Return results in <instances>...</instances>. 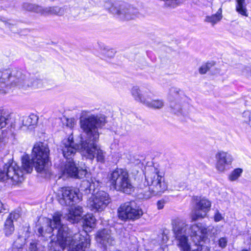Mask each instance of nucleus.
<instances>
[{"label":"nucleus","mask_w":251,"mask_h":251,"mask_svg":"<svg viewBox=\"0 0 251 251\" xmlns=\"http://www.w3.org/2000/svg\"><path fill=\"white\" fill-rule=\"evenodd\" d=\"M9 118V114L6 109L0 107V129L5 127Z\"/></svg>","instance_id":"nucleus-24"},{"label":"nucleus","mask_w":251,"mask_h":251,"mask_svg":"<svg viewBox=\"0 0 251 251\" xmlns=\"http://www.w3.org/2000/svg\"><path fill=\"white\" fill-rule=\"evenodd\" d=\"M109 181L115 189L127 194L134 191V187L126 170L116 169L109 175Z\"/></svg>","instance_id":"nucleus-7"},{"label":"nucleus","mask_w":251,"mask_h":251,"mask_svg":"<svg viewBox=\"0 0 251 251\" xmlns=\"http://www.w3.org/2000/svg\"><path fill=\"white\" fill-rule=\"evenodd\" d=\"M249 251V250H242V251Z\"/></svg>","instance_id":"nucleus-49"},{"label":"nucleus","mask_w":251,"mask_h":251,"mask_svg":"<svg viewBox=\"0 0 251 251\" xmlns=\"http://www.w3.org/2000/svg\"><path fill=\"white\" fill-rule=\"evenodd\" d=\"M26 239L25 237L19 236L13 244L12 251H23V248L25 244Z\"/></svg>","instance_id":"nucleus-26"},{"label":"nucleus","mask_w":251,"mask_h":251,"mask_svg":"<svg viewBox=\"0 0 251 251\" xmlns=\"http://www.w3.org/2000/svg\"><path fill=\"white\" fill-rule=\"evenodd\" d=\"M223 217L219 211H217L214 216V220L216 222H219L222 219Z\"/></svg>","instance_id":"nucleus-42"},{"label":"nucleus","mask_w":251,"mask_h":251,"mask_svg":"<svg viewBox=\"0 0 251 251\" xmlns=\"http://www.w3.org/2000/svg\"><path fill=\"white\" fill-rule=\"evenodd\" d=\"M43 86L42 81L40 79L29 78V85L28 87H33L34 88H41Z\"/></svg>","instance_id":"nucleus-34"},{"label":"nucleus","mask_w":251,"mask_h":251,"mask_svg":"<svg viewBox=\"0 0 251 251\" xmlns=\"http://www.w3.org/2000/svg\"><path fill=\"white\" fill-rule=\"evenodd\" d=\"M20 217L19 214L16 212L10 213L4 224V231L6 236H9L14 231L13 222L17 220Z\"/></svg>","instance_id":"nucleus-19"},{"label":"nucleus","mask_w":251,"mask_h":251,"mask_svg":"<svg viewBox=\"0 0 251 251\" xmlns=\"http://www.w3.org/2000/svg\"><path fill=\"white\" fill-rule=\"evenodd\" d=\"M145 181L140 194L143 198L148 199L152 195H159L163 193L167 189V185L165 182L164 178L159 171L155 168H151L145 173Z\"/></svg>","instance_id":"nucleus-3"},{"label":"nucleus","mask_w":251,"mask_h":251,"mask_svg":"<svg viewBox=\"0 0 251 251\" xmlns=\"http://www.w3.org/2000/svg\"><path fill=\"white\" fill-rule=\"evenodd\" d=\"M117 15L122 20H129L137 17L138 12L137 9L130 6L122 3L119 8Z\"/></svg>","instance_id":"nucleus-16"},{"label":"nucleus","mask_w":251,"mask_h":251,"mask_svg":"<svg viewBox=\"0 0 251 251\" xmlns=\"http://www.w3.org/2000/svg\"><path fill=\"white\" fill-rule=\"evenodd\" d=\"M11 85L23 89H27L29 85V77L16 69L13 70Z\"/></svg>","instance_id":"nucleus-15"},{"label":"nucleus","mask_w":251,"mask_h":251,"mask_svg":"<svg viewBox=\"0 0 251 251\" xmlns=\"http://www.w3.org/2000/svg\"><path fill=\"white\" fill-rule=\"evenodd\" d=\"M121 4L115 3L113 4L111 1L108 0L105 2L104 7L106 9H108L111 13L116 15L117 12H119V8Z\"/></svg>","instance_id":"nucleus-30"},{"label":"nucleus","mask_w":251,"mask_h":251,"mask_svg":"<svg viewBox=\"0 0 251 251\" xmlns=\"http://www.w3.org/2000/svg\"><path fill=\"white\" fill-rule=\"evenodd\" d=\"M65 228L64 226V249L69 246V251H85L90 246L89 241L78 233L74 235L70 233L65 234Z\"/></svg>","instance_id":"nucleus-9"},{"label":"nucleus","mask_w":251,"mask_h":251,"mask_svg":"<svg viewBox=\"0 0 251 251\" xmlns=\"http://www.w3.org/2000/svg\"><path fill=\"white\" fill-rule=\"evenodd\" d=\"M158 238H161L160 242L162 244L166 243L168 240V237L164 231L162 232L161 234L159 235Z\"/></svg>","instance_id":"nucleus-41"},{"label":"nucleus","mask_w":251,"mask_h":251,"mask_svg":"<svg viewBox=\"0 0 251 251\" xmlns=\"http://www.w3.org/2000/svg\"><path fill=\"white\" fill-rule=\"evenodd\" d=\"M242 74L247 76H251V67H245L242 72Z\"/></svg>","instance_id":"nucleus-40"},{"label":"nucleus","mask_w":251,"mask_h":251,"mask_svg":"<svg viewBox=\"0 0 251 251\" xmlns=\"http://www.w3.org/2000/svg\"><path fill=\"white\" fill-rule=\"evenodd\" d=\"M151 99H147L144 105L152 109H161L164 105V102L162 100H150Z\"/></svg>","instance_id":"nucleus-22"},{"label":"nucleus","mask_w":251,"mask_h":251,"mask_svg":"<svg viewBox=\"0 0 251 251\" xmlns=\"http://www.w3.org/2000/svg\"><path fill=\"white\" fill-rule=\"evenodd\" d=\"M0 83H1V77L0 75Z\"/></svg>","instance_id":"nucleus-48"},{"label":"nucleus","mask_w":251,"mask_h":251,"mask_svg":"<svg viewBox=\"0 0 251 251\" xmlns=\"http://www.w3.org/2000/svg\"><path fill=\"white\" fill-rule=\"evenodd\" d=\"M211 202L207 199H202L196 202L195 210L192 215L193 221H197L199 218H203L210 210Z\"/></svg>","instance_id":"nucleus-12"},{"label":"nucleus","mask_w":251,"mask_h":251,"mask_svg":"<svg viewBox=\"0 0 251 251\" xmlns=\"http://www.w3.org/2000/svg\"><path fill=\"white\" fill-rule=\"evenodd\" d=\"M50 150L48 145L43 142L34 144L32 151V159L36 171L41 177L48 178L51 175L49 165Z\"/></svg>","instance_id":"nucleus-4"},{"label":"nucleus","mask_w":251,"mask_h":251,"mask_svg":"<svg viewBox=\"0 0 251 251\" xmlns=\"http://www.w3.org/2000/svg\"><path fill=\"white\" fill-rule=\"evenodd\" d=\"M83 184L88 186V188L89 189L90 192L92 189H93V187H94V184L90 183L88 181H83Z\"/></svg>","instance_id":"nucleus-44"},{"label":"nucleus","mask_w":251,"mask_h":251,"mask_svg":"<svg viewBox=\"0 0 251 251\" xmlns=\"http://www.w3.org/2000/svg\"><path fill=\"white\" fill-rule=\"evenodd\" d=\"M236 11L241 15L248 16L247 10L246 7L245 0H236Z\"/></svg>","instance_id":"nucleus-28"},{"label":"nucleus","mask_w":251,"mask_h":251,"mask_svg":"<svg viewBox=\"0 0 251 251\" xmlns=\"http://www.w3.org/2000/svg\"><path fill=\"white\" fill-rule=\"evenodd\" d=\"M103 53L108 57H113L115 54V51L113 49L104 48Z\"/></svg>","instance_id":"nucleus-36"},{"label":"nucleus","mask_w":251,"mask_h":251,"mask_svg":"<svg viewBox=\"0 0 251 251\" xmlns=\"http://www.w3.org/2000/svg\"><path fill=\"white\" fill-rule=\"evenodd\" d=\"M105 123V117L103 115H90L86 117H81L80 118V127L86 134L85 141H82L80 137V142L74 147H69V152L71 155L76 152L77 151H81L83 154L91 160L96 157L98 162H104L105 156L103 151L98 148L97 143L99 141V128H101Z\"/></svg>","instance_id":"nucleus-1"},{"label":"nucleus","mask_w":251,"mask_h":251,"mask_svg":"<svg viewBox=\"0 0 251 251\" xmlns=\"http://www.w3.org/2000/svg\"><path fill=\"white\" fill-rule=\"evenodd\" d=\"M96 239L98 242L103 246L113 245L115 244L114 239L111 236V230L103 229L97 233Z\"/></svg>","instance_id":"nucleus-17"},{"label":"nucleus","mask_w":251,"mask_h":251,"mask_svg":"<svg viewBox=\"0 0 251 251\" xmlns=\"http://www.w3.org/2000/svg\"><path fill=\"white\" fill-rule=\"evenodd\" d=\"M172 225L177 245L182 251H190V250L187 234L195 237L199 242L208 232L207 226L204 224L188 225L184 220L179 218L173 220ZM192 251H210V250L207 246H199Z\"/></svg>","instance_id":"nucleus-2"},{"label":"nucleus","mask_w":251,"mask_h":251,"mask_svg":"<svg viewBox=\"0 0 251 251\" xmlns=\"http://www.w3.org/2000/svg\"><path fill=\"white\" fill-rule=\"evenodd\" d=\"M75 145H77V143L73 140L72 135L67 138L66 142L64 144V158L66 159L65 164H64V175L67 174L69 176L75 178H83L86 176L87 171L76 166L73 159L76 152L71 155L70 152L68 151L67 150L69 147H74Z\"/></svg>","instance_id":"nucleus-5"},{"label":"nucleus","mask_w":251,"mask_h":251,"mask_svg":"<svg viewBox=\"0 0 251 251\" xmlns=\"http://www.w3.org/2000/svg\"><path fill=\"white\" fill-rule=\"evenodd\" d=\"M131 93L134 99L144 104L147 99H151V93L140 89L138 86H133Z\"/></svg>","instance_id":"nucleus-18"},{"label":"nucleus","mask_w":251,"mask_h":251,"mask_svg":"<svg viewBox=\"0 0 251 251\" xmlns=\"http://www.w3.org/2000/svg\"><path fill=\"white\" fill-rule=\"evenodd\" d=\"M80 201L77 191L70 187H64V201L71 206L65 218L72 223H77L82 218V207L75 204Z\"/></svg>","instance_id":"nucleus-6"},{"label":"nucleus","mask_w":251,"mask_h":251,"mask_svg":"<svg viewBox=\"0 0 251 251\" xmlns=\"http://www.w3.org/2000/svg\"><path fill=\"white\" fill-rule=\"evenodd\" d=\"M22 167L23 170L27 173H30L32 172L33 169V165L34 164L33 161H31L29 159V156L27 155H25L23 156L22 158Z\"/></svg>","instance_id":"nucleus-23"},{"label":"nucleus","mask_w":251,"mask_h":251,"mask_svg":"<svg viewBox=\"0 0 251 251\" xmlns=\"http://www.w3.org/2000/svg\"><path fill=\"white\" fill-rule=\"evenodd\" d=\"M66 126L67 127L70 128V129L69 130V132H68L69 136L68 137V138L70 135H72V137L74 138L73 135V132L72 131V128L74 126V125L75 124V120L73 118H66ZM73 140L75 142H76V143H80V144L81 143V142H80V140L79 141H77V140L75 139V141L74 139H73Z\"/></svg>","instance_id":"nucleus-32"},{"label":"nucleus","mask_w":251,"mask_h":251,"mask_svg":"<svg viewBox=\"0 0 251 251\" xmlns=\"http://www.w3.org/2000/svg\"><path fill=\"white\" fill-rule=\"evenodd\" d=\"M227 240L225 237H221L219 239L218 241V245L219 247L222 248H225L227 245Z\"/></svg>","instance_id":"nucleus-39"},{"label":"nucleus","mask_w":251,"mask_h":251,"mask_svg":"<svg viewBox=\"0 0 251 251\" xmlns=\"http://www.w3.org/2000/svg\"><path fill=\"white\" fill-rule=\"evenodd\" d=\"M5 25L9 28H10L12 31H15L13 29L15 28V25L13 24H11L8 22H5Z\"/></svg>","instance_id":"nucleus-46"},{"label":"nucleus","mask_w":251,"mask_h":251,"mask_svg":"<svg viewBox=\"0 0 251 251\" xmlns=\"http://www.w3.org/2000/svg\"><path fill=\"white\" fill-rule=\"evenodd\" d=\"M157 208L158 209H161L164 207V201H159L157 203Z\"/></svg>","instance_id":"nucleus-45"},{"label":"nucleus","mask_w":251,"mask_h":251,"mask_svg":"<svg viewBox=\"0 0 251 251\" xmlns=\"http://www.w3.org/2000/svg\"><path fill=\"white\" fill-rule=\"evenodd\" d=\"M174 93L175 99L177 98L178 97V91L176 88H172L170 90V95L173 96V94Z\"/></svg>","instance_id":"nucleus-43"},{"label":"nucleus","mask_w":251,"mask_h":251,"mask_svg":"<svg viewBox=\"0 0 251 251\" xmlns=\"http://www.w3.org/2000/svg\"><path fill=\"white\" fill-rule=\"evenodd\" d=\"M243 170L240 168L234 169L229 175L228 178L230 181H235L237 180L241 175Z\"/></svg>","instance_id":"nucleus-33"},{"label":"nucleus","mask_w":251,"mask_h":251,"mask_svg":"<svg viewBox=\"0 0 251 251\" xmlns=\"http://www.w3.org/2000/svg\"><path fill=\"white\" fill-rule=\"evenodd\" d=\"M42 15H46L49 14L58 15L61 11V8L56 6L43 7Z\"/></svg>","instance_id":"nucleus-31"},{"label":"nucleus","mask_w":251,"mask_h":251,"mask_svg":"<svg viewBox=\"0 0 251 251\" xmlns=\"http://www.w3.org/2000/svg\"><path fill=\"white\" fill-rule=\"evenodd\" d=\"M211 66V64L208 63L202 65L199 69V73L201 74H205L210 69Z\"/></svg>","instance_id":"nucleus-35"},{"label":"nucleus","mask_w":251,"mask_h":251,"mask_svg":"<svg viewBox=\"0 0 251 251\" xmlns=\"http://www.w3.org/2000/svg\"><path fill=\"white\" fill-rule=\"evenodd\" d=\"M24 179L23 170L15 162H9L2 168H0V181L10 180L13 183H17Z\"/></svg>","instance_id":"nucleus-8"},{"label":"nucleus","mask_w":251,"mask_h":251,"mask_svg":"<svg viewBox=\"0 0 251 251\" xmlns=\"http://www.w3.org/2000/svg\"><path fill=\"white\" fill-rule=\"evenodd\" d=\"M223 18L222 8L221 7L217 11V12L212 15L206 16L205 18L204 21L210 23L212 26L219 22Z\"/></svg>","instance_id":"nucleus-21"},{"label":"nucleus","mask_w":251,"mask_h":251,"mask_svg":"<svg viewBox=\"0 0 251 251\" xmlns=\"http://www.w3.org/2000/svg\"><path fill=\"white\" fill-rule=\"evenodd\" d=\"M249 243L251 244V237H250L249 239Z\"/></svg>","instance_id":"nucleus-47"},{"label":"nucleus","mask_w":251,"mask_h":251,"mask_svg":"<svg viewBox=\"0 0 251 251\" xmlns=\"http://www.w3.org/2000/svg\"><path fill=\"white\" fill-rule=\"evenodd\" d=\"M118 213L119 218L122 220H135L141 217L143 211L135 201H130L121 205L118 209Z\"/></svg>","instance_id":"nucleus-11"},{"label":"nucleus","mask_w":251,"mask_h":251,"mask_svg":"<svg viewBox=\"0 0 251 251\" xmlns=\"http://www.w3.org/2000/svg\"><path fill=\"white\" fill-rule=\"evenodd\" d=\"M216 168L220 172L225 170L226 166L230 165L233 160L232 155L228 152L220 151L216 154Z\"/></svg>","instance_id":"nucleus-14"},{"label":"nucleus","mask_w":251,"mask_h":251,"mask_svg":"<svg viewBox=\"0 0 251 251\" xmlns=\"http://www.w3.org/2000/svg\"><path fill=\"white\" fill-rule=\"evenodd\" d=\"M28 251H40L39 249L37 247V243L35 241H32L29 244Z\"/></svg>","instance_id":"nucleus-37"},{"label":"nucleus","mask_w":251,"mask_h":251,"mask_svg":"<svg viewBox=\"0 0 251 251\" xmlns=\"http://www.w3.org/2000/svg\"><path fill=\"white\" fill-rule=\"evenodd\" d=\"M62 214L56 212L53 216V220L50 221V228L53 231L56 230L57 242L61 247L63 246V225L61 224Z\"/></svg>","instance_id":"nucleus-13"},{"label":"nucleus","mask_w":251,"mask_h":251,"mask_svg":"<svg viewBox=\"0 0 251 251\" xmlns=\"http://www.w3.org/2000/svg\"><path fill=\"white\" fill-rule=\"evenodd\" d=\"M13 70L11 71L9 69H4L2 71H0V75L1 77V83H6L8 81L12 83V78Z\"/></svg>","instance_id":"nucleus-27"},{"label":"nucleus","mask_w":251,"mask_h":251,"mask_svg":"<svg viewBox=\"0 0 251 251\" xmlns=\"http://www.w3.org/2000/svg\"><path fill=\"white\" fill-rule=\"evenodd\" d=\"M24 8L29 11H34L42 15L43 7L36 5L30 3H25L23 5Z\"/></svg>","instance_id":"nucleus-29"},{"label":"nucleus","mask_w":251,"mask_h":251,"mask_svg":"<svg viewBox=\"0 0 251 251\" xmlns=\"http://www.w3.org/2000/svg\"><path fill=\"white\" fill-rule=\"evenodd\" d=\"M93 190L94 194L87 201V206L92 210L98 212L103 211L111 201L109 194L103 190L96 192Z\"/></svg>","instance_id":"nucleus-10"},{"label":"nucleus","mask_w":251,"mask_h":251,"mask_svg":"<svg viewBox=\"0 0 251 251\" xmlns=\"http://www.w3.org/2000/svg\"><path fill=\"white\" fill-rule=\"evenodd\" d=\"M172 109H174V112L176 114H178L179 113H181V106L178 104H176L175 105L174 103H171L170 105Z\"/></svg>","instance_id":"nucleus-38"},{"label":"nucleus","mask_w":251,"mask_h":251,"mask_svg":"<svg viewBox=\"0 0 251 251\" xmlns=\"http://www.w3.org/2000/svg\"><path fill=\"white\" fill-rule=\"evenodd\" d=\"M22 121L24 126L28 127L36 125L38 121V118L35 115L31 114L24 117Z\"/></svg>","instance_id":"nucleus-25"},{"label":"nucleus","mask_w":251,"mask_h":251,"mask_svg":"<svg viewBox=\"0 0 251 251\" xmlns=\"http://www.w3.org/2000/svg\"><path fill=\"white\" fill-rule=\"evenodd\" d=\"M81 219L83 227L85 232L90 231V229L95 226L96 220L92 214H87Z\"/></svg>","instance_id":"nucleus-20"}]
</instances>
